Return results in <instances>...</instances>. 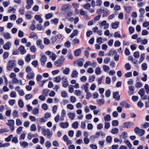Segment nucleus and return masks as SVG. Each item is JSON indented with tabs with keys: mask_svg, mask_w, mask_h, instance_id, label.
<instances>
[{
	"mask_svg": "<svg viewBox=\"0 0 149 149\" xmlns=\"http://www.w3.org/2000/svg\"><path fill=\"white\" fill-rule=\"evenodd\" d=\"M30 50L33 52H35L36 50V48L34 45L31 46L30 47Z\"/></svg>",
	"mask_w": 149,
	"mask_h": 149,
	"instance_id": "052dcab7",
	"label": "nucleus"
},
{
	"mask_svg": "<svg viewBox=\"0 0 149 149\" xmlns=\"http://www.w3.org/2000/svg\"><path fill=\"white\" fill-rule=\"evenodd\" d=\"M133 125V123L132 122H127L124 123L123 127L124 128L129 129Z\"/></svg>",
	"mask_w": 149,
	"mask_h": 149,
	"instance_id": "423d86ee",
	"label": "nucleus"
},
{
	"mask_svg": "<svg viewBox=\"0 0 149 149\" xmlns=\"http://www.w3.org/2000/svg\"><path fill=\"white\" fill-rule=\"evenodd\" d=\"M31 55L30 54H28L26 56L25 60L27 62H29L31 60Z\"/></svg>",
	"mask_w": 149,
	"mask_h": 149,
	"instance_id": "e2e57ef3",
	"label": "nucleus"
},
{
	"mask_svg": "<svg viewBox=\"0 0 149 149\" xmlns=\"http://www.w3.org/2000/svg\"><path fill=\"white\" fill-rule=\"evenodd\" d=\"M20 143L22 146L24 148H25L29 145L28 143L26 141L20 142Z\"/></svg>",
	"mask_w": 149,
	"mask_h": 149,
	"instance_id": "2f4dec72",
	"label": "nucleus"
},
{
	"mask_svg": "<svg viewBox=\"0 0 149 149\" xmlns=\"http://www.w3.org/2000/svg\"><path fill=\"white\" fill-rule=\"evenodd\" d=\"M43 134L48 138H50L52 136V133L49 129H46L42 131Z\"/></svg>",
	"mask_w": 149,
	"mask_h": 149,
	"instance_id": "7ed1b4c3",
	"label": "nucleus"
},
{
	"mask_svg": "<svg viewBox=\"0 0 149 149\" xmlns=\"http://www.w3.org/2000/svg\"><path fill=\"white\" fill-rule=\"evenodd\" d=\"M35 19L38 21L39 23H42V19L41 18L40 16L39 15H36L35 16Z\"/></svg>",
	"mask_w": 149,
	"mask_h": 149,
	"instance_id": "4be33fe9",
	"label": "nucleus"
},
{
	"mask_svg": "<svg viewBox=\"0 0 149 149\" xmlns=\"http://www.w3.org/2000/svg\"><path fill=\"white\" fill-rule=\"evenodd\" d=\"M67 115L69 118L72 120H73L75 117V113H72L71 112H69Z\"/></svg>",
	"mask_w": 149,
	"mask_h": 149,
	"instance_id": "aec40b11",
	"label": "nucleus"
},
{
	"mask_svg": "<svg viewBox=\"0 0 149 149\" xmlns=\"http://www.w3.org/2000/svg\"><path fill=\"white\" fill-rule=\"evenodd\" d=\"M41 58L40 61H41V64L42 65L44 66L45 65V63L47 60V57L43 53H41L40 54Z\"/></svg>",
	"mask_w": 149,
	"mask_h": 149,
	"instance_id": "f03ea898",
	"label": "nucleus"
},
{
	"mask_svg": "<svg viewBox=\"0 0 149 149\" xmlns=\"http://www.w3.org/2000/svg\"><path fill=\"white\" fill-rule=\"evenodd\" d=\"M141 127L143 128H146L149 127V123L147 122L141 125Z\"/></svg>",
	"mask_w": 149,
	"mask_h": 149,
	"instance_id": "4c0bfd02",
	"label": "nucleus"
},
{
	"mask_svg": "<svg viewBox=\"0 0 149 149\" xmlns=\"http://www.w3.org/2000/svg\"><path fill=\"white\" fill-rule=\"evenodd\" d=\"M134 87L132 86L129 87V91H128V93L130 95H131L133 94L134 91Z\"/></svg>",
	"mask_w": 149,
	"mask_h": 149,
	"instance_id": "4468645a",
	"label": "nucleus"
},
{
	"mask_svg": "<svg viewBox=\"0 0 149 149\" xmlns=\"http://www.w3.org/2000/svg\"><path fill=\"white\" fill-rule=\"evenodd\" d=\"M142 86L143 84L141 82L136 81L135 84V87L136 88H139L142 87Z\"/></svg>",
	"mask_w": 149,
	"mask_h": 149,
	"instance_id": "c756f323",
	"label": "nucleus"
},
{
	"mask_svg": "<svg viewBox=\"0 0 149 149\" xmlns=\"http://www.w3.org/2000/svg\"><path fill=\"white\" fill-rule=\"evenodd\" d=\"M16 65V62L13 60H10L8 62L7 69L9 71H12L13 67Z\"/></svg>",
	"mask_w": 149,
	"mask_h": 149,
	"instance_id": "f257e3e1",
	"label": "nucleus"
},
{
	"mask_svg": "<svg viewBox=\"0 0 149 149\" xmlns=\"http://www.w3.org/2000/svg\"><path fill=\"white\" fill-rule=\"evenodd\" d=\"M78 73L76 70H73L71 75V77L73 78H75L77 77Z\"/></svg>",
	"mask_w": 149,
	"mask_h": 149,
	"instance_id": "cd10ccee",
	"label": "nucleus"
},
{
	"mask_svg": "<svg viewBox=\"0 0 149 149\" xmlns=\"http://www.w3.org/2000/svg\"><path fill=\"white\" fill-rule=\"evenodd\" d=\"M29 38H37L38 36L37 35L34 33H32L30 34Z\"/></svg>",
	"mask_w": 149,
	"mask_h": 149,
	"instance_id": "bf43d9fd",
	"label": "nucleus"
},
{
	"mask_svg": "<svg viewBox=\"0 0 149 149\" xmlns=\"http://www.w3.org/2000/svg\"><path fill=\"white\" fill-rule=\"evenodd\" d=\"M61 77L60 76H58L55 77L54 79V81L56 83H59L61 81Z\"/></svg>",
	"mask_w": 149,
	"mask_h": 149,
	"instance_id": "5fc2aeb1",
	"label": "nucleus"
},
{
	"mask_svg": "<svg viewBox=\"0 0 149 149\" xmlns=\"http://www.w3.org/2000/svg\"><path fill=\"white\" fill-rule=\"evenodd\" d=\"M71 7L72 6L71 5L66 4L62 6L61 7V9L65 11L70 9Z\"/></svg>",
	"mask_w": 149,
	"mask_h": 149,
	"instance_id": "6e6552de",
	"label": "nucleus"
},
{
	"mask_svg": "<svg viewBox=\"0 0 149 149\" xmlns=\"http://www.w3.org/2000/svg\"><path fill=\"white\" fill-rule=\"evenodd\" d=\"M113 97L116 100H119L120 99V96L119 95V93L118 91L113 93Z\"/></svg>",
	"mask_w": 149,
	"mask_h": 149,
	"instance_id": "ddd939ff",
	"label": "nucleus"
},
{
	"mask_svg": "<svg viewBox=\"0 0 149 149\" xmlns=\"http://www.w3.org/2000/svg\"><path fill=\"white\" fill-rule=\"evenodd\" d=\"M32 113L34 115L38 114L39 113L38 109L36 108H34L33 109Z\"/></svg>",
	"mask_w": 149,
	"mask_h": 149,
	"instance_id": "864d4df0",
	"label": "nucleus"
},
{
	"mask_svg": "<svg viewBox=\"0 0 149 149\" xmlns=\"http://www.w3.org/2000/svg\"><path fill=\"white\" fill-rule=\"evenodd\" d=\"M11 46V43L9 42H7L3 46V48L5 50H9Z\"/></svg>",
	"mask_w": 149,
	"mask_h": 149,
	"instance_id": "1a4fd4ad",
	"label": "nucleus"
},
{
	"mask_svg": "<svg viewBox=\"0 0 149 149\" xmlns=\"http://www.w3.org/2000/svg\"><path fill=\"white\" fill-rule=\"evenodd\" d=\"M36 44L41 49H43L44 47V45L42 44V41L40 39L36 41Z\"/></svg>",
	"mask_w": 149,
	"mask_h": 149,
	"instance_id": "9d476101",
	"label": "nucleus"
},
{
	"mask_svg": "<svg viewBox=\"0 0 149 149\" xmlns=\"http://www.w3.org/2000/svg\"><path fill=\"white\" fill-rule=\"evenodd\" d=\"M100 10L102 13L104 14L107 15L109 14V10L106 8H104L103 9L100 8Z\"/></svg>",
	"mask_w": 149,
	"mask_h": 149,
	"instance_id": "a211bd4d",
	"label": "nucleus"
},
{
	"mask_svg": "<svg viewBox=\"0 0 149 149\" xmlns=\"http://www.w3.org/2000/svg\"><path fill=\"white\" fill-rule=\"evenodd\" d=\"M70 102L72 103H74L76 102V98L74 96H71L70 97Z\"/></svg>",
	"mask_w": 149,
	"mask_h": 149,
	"instance_id": "58836bf2",
	"label": "nucleus"
},
{
	"mask_svg": "<svg viewBox=\"0 0 149 149\" xmlns=\"http://www.w3.org/2000/svg\"><path fill=\"white\" fill-rule=\"evenodd\" d=\"M19 50L21 54H23L26 52V50L25 49L23 45H21L19 48Z\"/></svg>",
	"mask_w": 149,
	"mask_h": 149,
	"instance_id": "f8f14e48",
	"label": "nucleus"
},
{
	"mask_svg": "<svg viewBox=\"0 0 149 149\" xmlns=\"http://www.w3.org/2000/svg\"><path fill=\"white\" fill-rule=\"evenodd\" d=\"M22 124V122L20 119H18L16 120V124L17 126L21 125Z\"/></svg>",
	"mask_w": 149,
	"mask_h": 149,
	"instance_id": "680f3d73",
	"label": "nucleus"
},
{
	"mask_svg": "<svg viewBox=\"0 0 149 149\" xmlns=\"http://www.w3.org/2000/svg\"><path fill=\"white\" fill-rule=\"evenodd\" d=\"M120 137L121 140L123 139L124 140H125V139H127V138L128 137L127 133L125 132H123L120 136Z\"/></svg>",
	"mask_w": 149,
	"mask_h": 149,
	"instance_id": "0eeeda50",
	"label": "nucleus"
},
{
	"mask_svg": "<svg viewBox=\"0 0 149 149\" xmlns=\"http://www.w3.org/2000/svg\"><path fill=\"white\" fill-rule=\"evenodd\" d=\"M66 112L64 109H63L61 111V116L60 118V120L61 121L64 120V117L66 116Z\"/></svg>",
	"mask_w": 149,
	"mask_h": 149,
	"instance_id": "2eb2a0df",
	"label": "nucleus"
},
{
	"mask_svg": "<svg viewBox=\"0 0 149 149\" xmlns=\"http://www.w3.org/2000/svg\"><path fill=\"white\" fill-rule=\"evenodd\" d=\"M112 124L113 126H117L118 125V122L117 120H113L112 122Z\"/></svg>",
	"mask_w": 149,
	"mask_h": 149,
	"instance_id": "774afa93",
	"label": "nucleus"
},
{
	"mask_svg": "<svg viewBox=\"0 0 149 149\" xmlns=\"http://www.w3.org/2000/svg\"><path fill=\"white\" fill-rule=\"evenodd\" d=\"M124 8L126 12L129 13L131 11L132 7L131 6L125 7Z\"/></svg>",
	"mask_w": 149,
	"mask_h": 149,
	"instance_id": "09e8293b",
	"label": "nucleus"
},
{
	"mask_svg": "<svg viewBox=\"0 0 149 149\" xmlns=\"http://www.w3.org/2000/svg\"><path fill=\"white\" fill-rule=\"evenodd\" d=\"M110 61V58L108 57H106L104 60V63L106 64H108Z\"/></svg>",
	"mask_w": 149,
	"mask_h": 149,
	"instance_id": "338daca9",
	"label": "nucleus"
},
{
	"mask_svg": "<svg viewBox=\"0 0 149 149\" xmlns=\"http://www.w3.org/2000/svg\"><path fill=\"white\" fill-rule=\"evenodd\" d=\"M36 125L34 124H32L30 126V130L31 131H34L36 130Z\"/></svg>",
	"mask_w": 149,
	"mask_h": 149,
	"instance_id": "a19ab883",
	"label": "nucleus"
},
{
	"mask_svg": "<svg viewBox=\"0 0 149 149\" xmlns=\"http://www.w3.org/2000/svg\"><path fill=\"white\" fill-rule=\"evenodd\" d=\"M34 77V74L33 72L29 73L26 76L27 78L29 79H33Z\"/></svg>",
	"mask_w": 149,
	"mask_h": 149,
	"instance_id": "6ab92c4d",
	"label": "nucleus"
},
{
	"mask_svg": "<svg viewBox=\"0 0 149 149\" xmlns=\"http://www.w3.org/2000/svg\"><path fill=\"white\" fill-rule=\"evenodd\" d=\"M81 91L80 90H75L74 94L77 96H80L81 95Z\"/></svg>",
	"mask_w": 149,
	"mask_h": 149,
	"instance_id": "79ce46f5",
	"label": "nucleus"
},
{
	"mask_svg": "<svg viewBox=\"0 0 149 149\" xmlns=\"http://www.w3.org/2000/svg\"><path fill=\"white\" fill-rule=\"evenodd\" d=\"M119 24V22H116L115 23H111V26L112 28L114 29H116L118 27Z\"/></svg>",
	"mask_w": 149,
	"mask_h": 149,
	"instance_id": "393cba45",
	"label": "nucleus"
},
{
	"mask_svg": "<svg viewBox=\"0 0 149 149\" xmlns=\"http://www.w3.org/2000/svg\"><path fill=\"white\" fill-rule=\"evenodd\" d=\"M145 133V132L143 130L141 129L138 134L139 136H142Z\"/></svg>",
	"mask_w": 149,
	"mask_h": 149,
	"instance_id": "13d9d810",
	"label": "nucleus"
},
{
	"mask_svg": "<svg viewBox=\"0 0 149 149\" xmlns=\"http://www.w3.org/2000/svg\"><path fill=\"white\" fill-rule=\"evenodd\" d=\"M50 58H52V59L53 61H54L56 59L57 56V55L53 53H52V55L50 56Z\"/></svg>",
	"mask_w": 149,
	"mask_h": 149,
	"instance_id": "49530a36",
	"label": "nucleus"
},
{
	"mask_svg": "<svg viewBox=\"0 0 149 149\" xmlns=\"http://www.w3.org/2000/svg\"><path fill=\"white\" fill-rule=\"evenodd\" d=\"M59 20L57 18H55L51 20V22L54 24V25H56L58 24Z\"/></svg>",
	"mask_w": 149,
	"mask_h": 149,
	"instance_id": "f704fd0d",
	"label": "nucleus"
},
{
	"mask_svg": "<svg viewBox=\"0 0 149 149\" xmlns=\"http://www.w3.org/2000/svg\"><path fill=\"white\" fill-rule=\"evenodd\" d=\"M10 2L9 1H4L3 2L2 4L4 7H6L10 4Z\"/></svg>",
	"mask_w": 149,
	"mask_h": 149,
	"instance_id": "a18cd8bd",
	"label": "nucleus"
},
{
	"mask_svg": "<svg viewBox=\"0 0 149 149\" xmlns=\"http://www.w3.org/2000/svg\"><path fill=\"white\" fill-rule=\"evenodd\" d=\"M72 127L73 128L76 129L78 127V123L77 121H76L73 123L72 125Z\"/></svg>",
	"mask_w": 149,
	"mask_h": 149,
	"instance_id": "603ef678",
	"label": "nucleus"
},
{
	"mask_svg": "<svg viewBox=\"0 0 149 149\" xmlns=\"http://www.w3.org/2000/svg\"><path fill=\"white\" fill-rule=\"evenodd\" d=\"M118 129L117 128L115 127L112 130L111 132L113 134H116L118 133Z\"/></svg>",
	"mask_w": 149,
	"mask_h": 149,
	"instance_id": "72a5a7b5",
	"label": "nucleus"
},
{
	"mask_svg": "<svg viewBox=\"0 0 149 149\" xmlns=\"http://www.w3.org/2000/svg\"><path fill=\"white\" fill-rule=\"evenodd\" d=\"M67 108L68 109L72 110L74 109V106L70 104H68L67 105Z\"/></svg>",
	"mask_w": 149,
	"mask_h": 149,
	"instance_id": "de8ad7c7",
	"label": "nucleus"
},
{
	"mask_svg": "<svg viewBox=\"0 0 149 149\" xmlns=\"http://www.w3.org/2000/svg\"><path fill=\"white\" fill-rule=\"evenodd\" d=\"M145 90L147 94H149V86L148 84H146L144 86Z\"/></svg>",
	"mask_w": 149,
	"mask_h": 149,
	"instance_id": "ea45409f",
	"label": "nucleus"
},
{
	"mask_svg": "<svg viewBox=\"0 0 149 149\" xmlns=\"http://www.w3.org/2000/svg\"><path fill=\"white\" fill-rule=\"evenodd\" d=\"M95 72L97 75H99L101 73V71L100 67H97L95 68Z\"/></svg>",
	"mask_w": 149,
	"mask_h": 149,
	"instance_id": "bb28decb",
	"label": "nucleus"
},
{
	"mask_svg": "<svg viewBox=\"0 0 149 149\" xmlns=\"http://www.w3.org/2000/svg\"><path fill=\"white\" fill-rule=\"evenodd\" d=\"M33 97V95L31 94H29L26 95L25 96V98L26 100L30 99Z\"/></svg>",
	"mask_w": 149,
	"mask_h": 149,
	"instance_id": "37998d69",
	"label": "nucleus"
},
{
	"mask_svg": "<svg viewBox=\"0 0 149 149\" xmlns=\"http://www.w3.org/2000/svg\"><path fill=\"white\" fill-rule=\"evenodd\" d=\"M138 93L140 96L145 94L144 89L143 88L140 89Z\"/></svg>",
	"mask_w": 149,
	"mask_h": 149,
	"instance_id": "69168bd1",
	"label": "nucleus"
},
{
	"mask_svg": "<svg viewBox=\"0 0 149 149\" xmlns=\"http://www.w3.org/2000/svg\"><path fill=\"white\" fill-rule=\"evenodd\" d=\"M145 58L144 54H141L140 56V58L139 61L138 63H141L144 60Z\"/></svg>",
	"mask_w": 149,
	"mask_h": 149,
	"instance_id": "c85d7f7f",
	"label": "nucleus"
},
{
	"mask_svg": "<svg viewBox=\"0 0 149 149\" xmlns=\"http://www.w3.org/2000/svg\"><path fill=\"white\" fill-rule=\"evenodd\" d=\"M120 105L122 107H125L127 108H129L130 107V105L129 104L124 101L120 103Z\"/></svg>",
	"mask_w": 149,
	"mask_h": 149,
	"instance_id": "f3484780",
	"label": "nucleus"
},
{
	"mask_svg": "<svg viewBox=\"0 0 149 149\" xmlns=\"http://www.w3.org/2000/svg\"><path fill=\"white\" fill-rule=\"evenodd\" d=\"M69 92L71 93H73L74 92V89L73 88V86L72 85H70L68 87Z\"/></svg>",
	"mask_w": 149,
	"mask_h": 149,
	"instance_id": "0e129e2a",
	"label": "nucleus"
},
{
	"mask_svg": "<svg viewBox=\"0 0 149 149\" xmlns=\"http://www.w3.org/2000/svg\"><path fill=\"white\" fill-rule=\"evenodd\" d=\"M89 84L88 83H86L84 86V89L85 91L88 94L90 95L91 93H89L88 91V86Z\"/></svg>",
	"mask_w": 149,
	"mask_h": 149,
	"instance_id": "dca6fc26",
	"label": "nucleus"
},
{
	"mask_svg": "<svg viewBox=\"0 0 149 149\" xmlns=\"http://www.w3.org/2000/svg\"><path fill=\"white\" fill-rule=\"evenodd\" d=\"M95 77V75H93L91 76H90L89 77L88 79L89 82H92L94 81Z\"/></svg>",
	"mask_w": 149,
	"mask_h": 149,
	"instance_id": "e433bc0d",
	"label": "nucleus"
},
{
	"mask_svg": "<svg viewBox=\"0 0 149 149\" xmlns=\"http://www.w3.org/2000/svg\"><path fill=\"white\" fill-rule=\"evenodd\" d=\"M81 50L80 49H78L75 50L74 52V54L75 56H79L81 53Z\"/></svg>",
	"mask_w": 149,
	"mask_h": 149,
	"instance_id": "7c9ffc66",
	"label": "nucleus"
},
{
	"mask_svg": "<svg viewBox=\"0 0 149 149\" xmlns=\"http://www.w3.org/2000/svg\"><path fill=\"white\" fill-rule=\"evenodd\" d=\"M26 8L27 9H30L32 6V5L33 3V0H26Z\"/></svg>",
	"mask_w": 149,
	"mask_h": 149,
	"instance_id": "39448f33",
	"label": "nucleus"
},
{
	"mask_svg": "<svg viewBox=\"0 0 149 149\" xmlns=\"http://www.w3.org/2000/svg\"><path fill=\"white\" fill-rule=\"evenodd\" d=\"M12 115L14 117H17L18 116V111L16 110H14L12 113Z\"/></svg>",
	"mask_w": 149,
	"mask_h": 149,
	"instance_id": "6e6d98bb",
	"label": "nucleus"
},
{
	"mask_svg": "<svg viewBox=\"0 0 149 149\" xmlns=\"http://www.w3.org/2000/svg\"><path fill=\"white\" fill-rule=\"evenodd\" d=\"M102 68L103 70L105 72H107V71L109 70L110 69L109 66L106 65H103L102 66Z\"/></svg>",
	"mask_w": 149,
	"mask_h": 149,
	"instance_id": "c03bdc74",
	"label": "nucleus"
},
{
	"mask_svg": "<svg viewBox=\"0 0 149 149\" xmlns=\"http://www.w3.org/2000/svg\"><path fill=\"white\" fill-rule=\"evenodd\" d=\"M78 31L77 30H74L72 33L70 35V38H72L75 36H77L78 34Z\"/></svg>",
	"mask_w": 149,
	"mask_h": 149,
	"instance_id": "a878e982",
	"label": "nucleus"
},
{
	"mask_svg": "<svg viewBox=\"0 0 149 149\" xmlns=\"http://www.w3.org/2000/svg\"><path fill=\"white\" fill-rule=\"evenodd\" d=\"M123 142L128 147L132 146L131 143L127 139H125V140H124Z\"/></svg>",
	"mask_w": 149,
	"mask_h": 149,
	"instance_id": "c9c22d12",
	"label": "nucleus"
},
{
	"mask_svg": "<svg viewBox=\"0 0 149 149\" xmlns=\"http://www.w3.org/2000/svg\"><path fill=\"white\" fill-rule=\"evenodd\" d=\"M92 63L90 61H86L84 65V67L85 68H86L88 66H90L91 65Z\"/></svg>",
	"mask_w": 149,
	"mask_h": 149,
	"instance_id": "4d7b16f0",
	"label": "nucleus"
},
{
	"mask_svg": "<svg viewBox=\"0 0 149 149\" xmlns=\"http://www.w3.org/2000/svg\"><path fill=\"white\" fill-rule=\"evenodd\" d=\"M35 136V135L32 134L31 133H29L28 134L27 138L28 139L31 140L33 137H34Z\"/></svg>",
	"mask_w": 149,
	"mask_h": 149,
	"instance_id": "3c124183",
	"label": "nucleus"
},
{
	"mask_svg": "<svg viewBox=\"0 0 149 149\" xmlns=\"http://www.w3.org/2000/svg\"><path fill=\"white\" fill-rule=\"evenodd\" d=\"M60 126L62 128H66L69 126V123L68 122L65 123L61 122L59 124Z\"/></svg>",
	"mask_w": 149,
	"mask_h": 149,
	"instance_id": "9b49d317",
	"label": "nucleus"
},
{
	"mask_svg": "<svg viewBox=\"0 0 149 149\" xmlns=\"http://www.w3.org/2000/svg\"><path fill=\"white\" fill-rule=\"evenodd\" d=\"M104 119L105 122H108L111 120V116L110 115L107 114L104 116Z\"/></svg>",
	"mask_w": 149,
	"mask_h": 149,
	"instance_id": "5701e85b",
	"label": "nucleus"
},
{
	"mask_svg": "<svg viewBox=\"0 0 149 149\" xmlns=\"http://www.w3.org/2000/svg\"><path fill=\"white\" fill-rule=\"evenodd\" d=\"M3 36L6 39H9L11 38L10 34L8 32L4 33L3 35Z\"/></svg>",
	"mask_w": 149,
	"mask_h": 149,
	"instance_id": "473e14b6",
	"label": "nucleus"
},
{
	"mask_svg": "<svg viewBox=\"0 0 149 149\" xmlns=\"http://www.w3.org/2000/svg\"><path fill=\"white\" fill-rule=\"evenodd\" d=\"M99 25L100 27H102L104 26V29H106L108 28L109 26V24L107 23L106 20H103L101 22H100L99 24Z\"/></svg>",
	"mask_w": 149,
	"mask_h": 149,
	"instance_id": "20e7f679",
	"label": "nucleus"
},
{
	"mask_svg": "<svg viewBox=\"0 0 149 149\" xmlns=\"http://www.w3.org/2000/svg\"><path fill=\"white\" fill-rule=\"evenodd\" d=\"M6 124L10 126H14L15 124V121L13 120H9L8 122L6 123Z\"/></svg>",
	"mask_w": 149,
	"mask_h": 149,
	"instance_id": "b1692460",
	"label": "nucleus"
},
{
	"mask_svg": "<svg viewBox=\"0 0 149 149\" xmlns=\"http://www.w3.org/2000/svg\"><path fill=\"white\" fill-rule=\"evenodd\" d=\"M61 59H58L54 63V64L57 66H61L63 63Z\"/></svg>",
	"mask_w": 149,
	"mask_h": 149,
	"instance_id": "412c9836",
	"label": "nucleus"
},
{
	"mask_svg": "<svg viewBox=\"0 0 149 149\" xmlns=\"http://www.w3.org/2000/svg\"><path fill=\"white\" fill-rule=\"evenodd\" d=\"M44 43L46 45H48L50 43V41L49 39L45 38L44 39Z\"/></svg>",
	"mask_w": 149,
	"mask_h": 149,
	"instance_id": "8fccbe9b",
	"label": "nucleus"
}]
</instances>
